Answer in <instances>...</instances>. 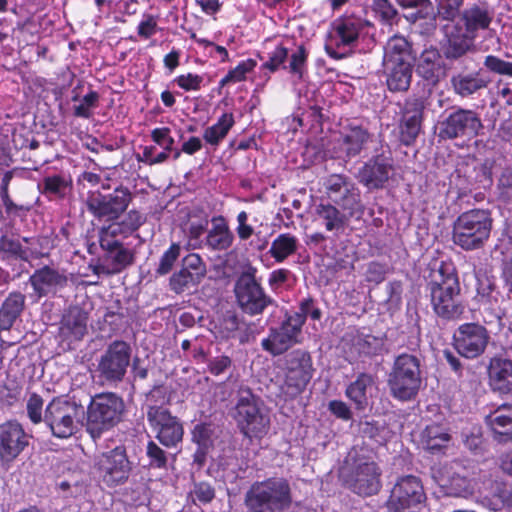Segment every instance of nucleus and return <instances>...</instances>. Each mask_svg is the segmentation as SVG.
I'll return each mask as SVG.
<instances>
[{
	"label": "nucleus",
	"instance_id": "13d9d810",
	"mask_svg": "<svg viewBox=\"0 0 512 512\" xmlns=\"http://www.w3.org/2000/svg\"><path fill=\"white\" fill-rule=\"evenodd\" d=\"M99 94L96 91H90L81 100V103L74 106V115L89 119L92 116L91 110L97 106Z\"/></svg>",
	"mask_w": 512,
	"mask_h": 512
},
{
	"label": "nucleus",
	"instance_id": "2f4dec72",
	"mask_svg": "<svg viewBox=\"0 0 512 512\" xmlns=\"http://www.w3.org/2000/svg\"><path fill=\"white\" fill-rule=\"evenodd\" d=\"M416 73L429 85L435 86L440 82L445 75V64L437 48L430 47L420 54Z\"/></svg>",
	"mask_w": 512,
	"mask_h": 512
},
{
	"label": "nucleus",
	"instance_id": "412c9836",
	"mask_svg": "<svg viewBox=\"0 0 512 512\" xmlns=\"http://www.w3.org/2000/svg\"><path fill=\"white\" fill-rule=\"evenodd\" d=\"M489 340L488 330L478 323H464L454 333V347L459 355L467 359L481 356Z\"/></svg>",
	"mask_w": 512,
	"mask_h": 512
},
{
	"label": "nucleus",
	"instance_id": "423d86ee",
	"mask_svg": "<svg viewBox=\"0 0 512 512\" xmlns=\"http://www.w3.org/2000/svg\"><path fill=\"white\" fill-rule=\"evenodd\" d=\"M422 385L421 359L418 355L401 353L395 357L388 374L390 395L399 401L416 398Z\"/></svg>",
	"mask_w": 512,
	"mask_h": 512
},
{
	"label": "nucleus",
	"instance_id": "680f3d73",
	"mask_svg": "<svg viewBox=\"0 0 512 512\" xmlns=\"http://www.w3.org/2000/svg\"><path fill=\"white\" fill-rule=\"evenodd\" d=\"M292 315L300 316L304 325L308 316L313 320H320L322 312L312 298H305L299 303V311L294 312Z\"/></svg>",
	"mask_w": 512,
	"mask_h": 512
},
{
	"label": "nucleus",
	"instance_id": "a19ab883",
	"mask_svg": "<svg viewBox=\"0 0 512 512\" xmlns=\"http://www.w3.org/2000/svg\"><path fill=\"white\" fill-rule=\"evenodd\" d=\"M373 384V377L367 373H361L356 380L346 388V396L356 405L359 410L365 409L368 405L367 390Z\"/></svg>",
	"mask_w": 512,
	"mask_h": 512
},
{
	"label": "nucleus",
	"instance_id": "4468645a",
	"mask_svg": "<svg viewBox=\"0 0 512 512\" xmlns=\"http://www.w3.org/2000/svg\"><path fill=\"white\" fill-rule=\"evenodd\" d=\"M437 136L440 140L467 139L478 136L483 129L479 114L472 110L456 107L438 121Z\"/></svg>",
	"mask_w": 512,
	"mask_h": 512
},
{
	"label": "nucleus",
	"instance_id": "6e6d98bb",
	"mask_svg": "<svg viewBox=\"0 0 512 512\" xmlns=\"http://www.w3.org/2000/svg\"><path fill=\"white\" fill-rule=\"evenodd\" d=\"M149 466L155 469H166L168 464L167 453L155 442L149 441L146 448Z\"/></svg>",
	"mask_w": 512,
	"mask_h": 512
},
{
	"label": "nucleus",
	"instance_id": "cd10ccee",
	"mask_svg": "<svg viewBox=\"0 0 512 512\" xmlns=\"http://www.w3.org/2000/svg\"><path fill=\"white\" fill-rule=\"evenodd\" d=\"M345 351L351 360L381 355L385 350L383 337L360 331L347 333L343 338Z\"/></svg>",
	"mask_w": 512,
	"mask_h": 512
},
{
	"label": "nucleus",
	"instance_id": "e2e57ef3",
	"mask_svg": "<svg viewBox=\"0 0 512 512\" xmlns=\"http://www.w3.org/2000/svg\"><path fill=\"white\" fill-rule=\"evenodd\" d=\"M0 250L21 260L28 259L27 250L22 247L19 241L3 237L0 241Z\"/></svg>",
	"mask_w": 512,
	"mask_h": 512
},
{
	"label": "nucleus",
	"instance_id": "5701e85b",
	"mask_svg": "<svg viewBox=\"0 0 512 512\" xmlns=\"http://www.w3.org/2000/svg\"><path fill=\"white\" fill-rule=\"evenodd\" d=\"M427 101L424 97L412 96L405 100L399 122V140L405 146L415 143L422 130Z\"/></svg>",
	"mask_w": 512,
	"mask_h": 512
},
{
	"label": "nucleus",
	"instance_id": "37998d69",
	"mask_svg": "<svg viewBox=\"0 0 512 512\" xmlns=\"http://www.w3.org/2000/svg\"><path fill=\"white\" fill-rule=\"evenodd\" d=\"M233 125V114L224 113L214 125L205 129L203 138L208 144L217 146L226 137Z\"/></svg>",
	"mask_w": 512,
	"mask_h": 512
},
{
	"label": "nucleus",
	"instance_id": "f8f14e48",
	"mask_svg": "<svg viewBox=\"0 0 512 512\" xmlns=\"http://www.w3.org/2000/svg\"><path fill=\"white\" fill-rule=\"evenodd\" d=\"M82 407L63 397L53 398L44 410V423L51 434L67 439L78 431Z\"/></svg>",
	"mask_w": 512,
	"mask_h": 512
},
{
	"label": "nucleus",
	"instance_id": "9d476101",
	"mask_svg": "<svg viewBox=\"0 0 512 512\" xmlns=\"http://www.w3.org/2000/svg\"><path fill=\"white\" fill-rule=\"evenodd\" d=\"M282 371L284 380L281 393L285 399H295L302 394L311 379L315 368L311 354L304 349H294L283 358Z\"/></svg>",
	"mask_w": 512,
	"mask_h": 512
},
{
	"label": "nucleus",
	"instance_id": "8fccbe9b",
	"mask_svg": "<svg viewBox=\"0 0 512 512\" xmlns=\"http://www.w3.org/2000/svg\"><path fill=\"white\" fill-rule=\"evenodd\" d=\"M180 253V244L172 243L170 247L161 255L158 266L155 269L156 275L164 276L169 274L172 271L176 261L180 257Z\"/></svg>",
	"mask_w": 512,
	"mask_h": 512
},
{
	"label": "nucleus",
	"instance_id": "473e14b6",
	"mask_svg": "<svg viewBox=\"0 0 512 512\" xmlns=\"http://www.w3.org/2000/svg\"><path fill=\"white\" fill-rule=\"evenodd\" d=\"M88 318V312L82 307H68L60 322V335L69 341L81 340L87 333Z\"/></svg>",
	"mask_w": 512,
	"mask_h": 512
},
{
	"label": "nucleus",
	"instance_id": "0e129e2a",
	"mask_svg": "<svg viewBox=\"0 0 512 512\" xmlns=\"http://www.w3.org/2000/svg\"><path fill=\"white\" fill-rule=\"evenodd\" d=\"M152 140L163 150L172 151L175 143L174 138L170 135L168 127L155 128L151 131Z\"/></svg>",
	"mask_w": 512,
	"mask_h": 512
},
{
	"label": "nucleus",
	"instance_id": "1a4fd4ad",
	"mask_svg": "<svg viewBox=\"0 0 512 512\" xmlns=\"http://www.w3.org/2000/svg\"><path fill=\"white\" fill-rule=\"evenodd\" d=\"M370 22L354 13H345L331 23L326 53L333 59H343L355 48L359 38L367 32Z\"/></svg>",
	"mask_w": 512,
	"mask_h": 512
},
{
	"label": "nucleus",
	"instance_id": "bf43d9fd",
	"mask_svg": "<svg viewBox=\"0 0 512 512\" xmlns=\"http://www.w3.org/2000/svg\"><path fill=\"white\" fill-rule=\"evenodd\" d=\"M27 415L33 424L44 422L43 399L40 395L33 393L30 395L27 404Z\"/></svg>",
	"mask_w": 512,
	"mask_h": 512
},
{
	"label": "nucleus",
	"instance_id": "72a5a7b5",
	"mask_svg": "<svg viewBox=\"0 0 512 512\" xmlns=\"http://www.w3.org/2000/svg\"><path fill=\"white\" fill-rule=\"evenodd\" d=\"M489 383L493 390L502 394L512 392V361L493 357L488 366Z\"/></svg>",
	"mask_w": 512,
	"mask_h": 512
},
{
	"label": "nucleus",
	"instance_id": "de8ad7c7",
	"mask_svg": "<svg viewBox=\"0 0 512 512\" xmlns=\"http://www.w3.org/2000/svg\"><path fill=\"white\" fill-rule=\"evenodd\" d=\"M130 235L120 221H112L107 226H103L99 231V244L123 243V240Z\"/></svg>",
	"mask_w": 512,
	"mask_h": 512
},
{
	"label": "nucleus",
	"instance_id": "c03bdc74",
	"mask_svg": "<svg viewBox=\"0 0 512 512\" xmlns=\"http://www.w3.org/2000/svg\"><path fill=\"white\" fill-rule=\"evenodd\" d=\"M408 19L414 22L418 32L422 36L426 37H430L435 34L438 27V20L440 21V17L436 16L433 8L428 10L419 9L416 13L411 14Z\"/></svg>",
	"mask_w": 512,
	"mask_h": 512
},
{
	"label": "nucleus",
	"instance_id": "2eb2a0df",
	"mask_svg": "<svg viewBox=\"0 0 512 512\" xmlns=\"http://www.w3.org/2000/svg\"><path fill=\"white\" fill-rule=\"evenodd\" d=\"M132 199L130 189L119 185L111 193H88L85 203L87 210L98 220L114 221L127 210Z\"/></svg>",
	"mask_w": 512,
	"mask_h": 512
},
{
	"label": "nucleus",
	"instance_id": "39448f33",
	"mask_svg": "<svg viewBox=\"0 0 512 512\" xmlns=\"http://www.w3.org/2000/svg\"><path fill=\"white\" fill-rule=\"evenodd\" d=\"M380 467L360 455L356 450L348 453L340 469V477L346 488L360 496H372L381 489Z\"/></svg>",
	"mask_w": 512,
	"mask_h": 512
},
{
	"label": "nucleus",
	"instance_id": "3c124183",
	"mask_svg": "<svg viewBox=\"0 0 512 512\" xmlns=\"http://www.w3.org/2000/svg\"><path fill=\"white\" fill-rule=\"evenodd\" d=\"M372 9L385 24L394 25L398 23V11L390 0H373Z\"/></svg>",
	"mask_w": 512,
	"mask_h": 512
},
{
	"label": "nucleus",
	"instance_id": "6ab92c4d",
	"mask_svg": "<svg viewBox=\"0 0 512 512\" xmlns=\"http://www.w3.org/2000/svg\"><path fill=\"white\" fill-rule=\"evenodd\" d=\"M132 348L122 340L110 343L98 362L100 376L109 383L121 382L130 365Z\"/></svg>",
	"mask_w": 512,
	"mask_h": 512
},
{
	"label": "nucleus",
	"instance_id": "7c9ffc66",
	"mask_svg": "<svg viewBox=\"0 0 512 512\" xmlns=\"http://www.w3.org/2000/svg\"><path fill=\"white\" fill-rule=\"evenodd\" d=\"M453 92L461 98H471L480 94L490 84V79L482 70L459 72L450 79Z\"/></svg>",
	"mask_w": 512,
	"mask_h": 512
},
{
	"label": "nucleus",
	"instance_id": "a878e982",
	"mask_svg": "<svg viewBox=\"0 0 512 512\" xmlns=\"http://www.w3.org/2000/svg\"><path fill=\"white\" fill-rule=\"evenodd\" d=\"M392 170V158L382 153L365 162L356 177L369 190L380 189L389 180Z\"/></svg>",
	"mask_w": 512,
	"mask_h": 512
},
{
	"label": "nucleus",
	"instance_id": "aec40b11",
	"mask_svg": "<svg viewBox=\"0 0 512 512\" xmlns=\"http://www.w3.org/2000/svg\"><path fill=\"white\" fill-rule=\"evenodd\" d=\"M303 327V320L298 315H286L279 327L269 329V335L261 342L262 348L278 356L286 352L290 347L299 343V336Z\"/></svg>",
	"mask_w": 512,
	"mask_h": 512
},
{
	"label": "nucleus",
	"instance_id": "7ed1b4c3",
	"mask_svg": "<svg viewBox=\"0 0 512 512\" xmlns=\"http://www.w3.org/2000/svg\"><path fill=\"white\" fill-rule=\"evenodd\" d=\"M383 75L391 92H406L411 85L413 64L411 44L403 36L394 35L384 45Z\"/></svg>",
	"mask_w": 512,
	"mask_h": 512
},
{
	"label": "nucleus",
	"instance_id": "69168bd1",
	"mask_svg": "<svg viewBox=\"0 0 512 512\" xmlns=\"http://www.w3.org/2000/svg\"><path fill=\"white\" fill-rule=\"evenodd\" d=\"M203 76L188 73L175 78L177 85L185 91H198L203 83Z\"/></svg>",
	"mask_w": 512,
	"mask_h": 512
},
{
	"label": "nucleus",
	"instance_id": "f3484780",
	"mask_svg": "<svg viewBox=\"0 0 512 512\" xmlns=\"http://www.w3.org/2000/svg\"><path fill=\"white\" fill-rule=\"evenodd\" d=\"M94 466L99 479L110 488L126 483L132 471V463L122 445L98 455Z\"/></svg>",
	"mask_w": 512,
	"mask_h": 512
},
{
	"label": "nucleus",
	"instance_id": "4d7b16f0",
	"mask_svg": "<svg viewBox=\"0 0 512 512\" xmlns=\"http://www.w3.org/2000/svg\"><path fill=\"white\" fill-rule=\"evenodd\" d=\"M211 433L212 430L209 425L197 424L192 431V440L198 445L196 454L204 455L205 450L211 444Z\"/></svg>",
	"mask_w": 512,
	"mask_h": 512
},
{
	"label": "nucleus",
	"instance_id": "603ef678",
	"mask_svg": "<svg viewBox=\"0 0 512 512\" xmlns=\"http://www.w3.org/2000/svg\"><path fill=\"white\" fill-rule=\"evenodd\" d=\"M256 64V61L253 59H247L240 62L234 69L230 70L224 78L221 79L220 85L225 86L230 82L236 83L245 80L247 73L252 71L256 67Z\"/></svg>",
	"mask_w": 512,
	"mask_h": 512
},
{
	"label": "nucleus",
	"instance_id": "b1692460",
	"mask_svg": "<svg viewBox=\"0 0 512 512\" xmlns=\"http://www.w3.org/2000/svg\"><path fill=\"white\" fill-rule=\"evenodd\" d=\"M473 475L469 467L454 461L443 467L439 483L446 495L466 498L474 492Z\"/></svg>",
	"mask_w": 512,
	"mask_h": 512
},
{
	"label": "nucleus",
	"instance_id": "79ce46f5",
	"mask_svg": "<svg viewBox=\"0 0 512 512\" xmlns=\"http://www.w3.org/2000/svg\"><path fill=\"white\" fill-rule=\"evenodd\" d=\"M297 249L298 239L296 236L290 233H282L272 241L269 254L277 263H282L296 253Z\"/></svg>",
	"mask_w": 512,
	"mask_h": 512
},
{
	"label": "nucleus",
	"instance_id": "f704fd0d",
	"mask_svg": "<svg viewBox=\"0 0 512 512\" xmlns=\"http://www.w3.org/2000/svg\"><path fill=\"white\" fill-rule=\"evenodd\" d=\"M486 423L499 442L512 439V405L502 404L486 416Z\"/></svg>",
	"mask_w": 512,
	"mask_h": 512
},
{
	"label": "nucleus",
	"instance_id": "5fc2aeb1",
	"mask_svg": "<svg viewBox=\"0 0 512 512\" xmlns=\"http://www.w3.org/2000/svg\"><path fill=\"white\" fill-rule=\"evenodd\" d=\"M182 267L189 273L193 274V276L199 281H202L207 273L206 264L196 253H190L185 256L182 260Z\"/></svg>",
	"mask_w": 512,
	"mask_h": 512
},
{
	"label": "nucleus",
	"instance_id": "dca6fc26",
	"mask_svg": "<svg viewBox=\"0 0 512 512\" xmlns=\"http://www.w3.org/2000/svg\"><path fill=\"white\" fill-rule=\"evenodd\" d=\"M425 500L421 479L414 475H404L394 483L386 508L388 512H416Z\"/></svg>",
	"mask_w": 512,
	"mask_h": 512
},
{
	"label": "nucleus",
	"instance_id": "338daca9",
	"mask_svg": "<svg viewBox=\"0 0 512 512\" xmlns=\"http://www.w3.org/2000/svg\"><path fill=\"white\" fill-rule=\"evenodd\" d=\"M120 222L125 232L132 235L144 224L145 217L137 210H130Z\"/></svg>",
	"mask_w": 512,
	"mask_h": 512
},
{
	"label": "nucleus",
	"instance_id": "09e8293b",
	"mask_svg": "<svg viewBox=\"0 0 512 512\" xmlns=\"http://www.w3.org/2000/svg\"><path fill=\"white\" fill-rule=\"evenodd\" d=\"M200 282L193 274L181 267L179 271L173 273L170 277L169 287L173 292L181 294L191 287L197 286Z\"/></svg>",
	"mask_w": 512,
	"mask_h": 512
},
{
	"label": "nucleus",
	"instance_id": "c85d7f7f",
	"mask_svg": "<svg viewBox=\"0 0 512 512\" xmlns=\"http://www.w3.org/2000/svg\"><path fill=\"white\" fill-rule=\"evenodd\" d=\"M35 294L39 297L56 295L68 284V277L64 271L44 266L34 271L29 278Z\"/></svg>",
	"mask_w": 512,
	"mask_h": 512
},
{
	"label": "nucleus",
	"instance_id": "20e7f679",
	"mask_svg": "<svg viewBox=\"0 0 512 512\" xmlns=\"http://www.w3.org/2000/svg\"><path fill=\"white\" fill-rule=\"evenodd\" d=\"M428 289L433 310L439 317L446 320H456L461 317L465 307L458 300L460 285L453 268L442 264L432 273Z\"/></svg>",
	"mask_w": 512,
	"mask_h": 512
},
{
	"label": "nucleus",
	"instance_id": "f03ea898",
	"mask_svg": "<svg viewBox=\"0 0 512 512\" xmlns=\"http://www.w3.org/2000/svg\"><path fill=\"white\" fill-rule=\"evenodd\" d=\"M292 502L290 482L279 476L255 481L244 496L246 512H285Z\"/></svg>",
	"mask_w": 512,
	"mask_h": 512
},
{
	"label": "nucleus",
	"instance_id": "49530a36",
	"mask_svg": "<svg viewBox=\"0 0 512 512\" xmlns=\"http://www.w3.org/2000/svg\"><path fill=\"white\" fill-rule=\"evenodd\" d=\"M41 192L45 195L62 198L69 188L67 179L61 175L47 176L39 184Z\"/></svg>",
	"mask_w": 512,
	"mask_h": 512
},
{
	"label": "nucleus",
	"instance_id": "6e6552de",
	"mask_svg": "<svg viewBox=\"0 0 512 512\" xmlns=\"http://www.w3.org/2000/svg\"><path fill=\"white\" fill-rule=\"evenodd\" d=\"M124 412V401L117 394H96L87 408L86 431L96 440L118 425L123 419Z\"/></svg>",
	"mask_w": 512,
	"mask_h": 512
},
{
	"label": "nucleus",
	"instance_id": "a211bd4d",
	"mask_svg": "<svg viewBox=\"0 0 512 512\" xmlns=\"http://www.w3.org/2000/svg\"><path fill=\"white\" fill-rule=\"evenodd\" d=\"M324 187L328 198L346 211L349 217L363 214L360 190L347 176L332 174L326 178Z\"/></svg>",
	"mask_w": 512,
	"mask_h": 512
},
{
	"label": "nucleus",
	"instance_id": "e433bc0d",
	"mask_svg": "<svg viewBox=\"0 0 512 512\" xmlns=\"http://www.w3.org/2000/svg\"><path fill=\"white\" fill-rule=\"evenodd\" d=\"M26 297L23 293L13 291L3 301L0 307V329L10 330L22 314Z\"/></svg>",
	"mask_w": 512,
	"mask_h": 512
},
{
	"label": "nucleus",
	"instance_id": "0eeeda50",
	"mask_svg": "<svg viewBox=\"0 0 512 512\" xmlns=\"http://www.w3.org/2000/svg\"><path fill=\"white\" fill-rule=\"evenodd\" d=\"M492 223L488 210L472 209L463 212L453 224L452 240L466 251L480 249L490 237Z\"/></svg>",
	"mask_w": 512,
	"mask_h": 512
},
{
	"label": "nucleus",
	"instance_id": "c9c22d12",
	"mask_svg": "<svg viewBox=\"0 0 512 512\" xmlns=\"http://www.w3.org/2000/svg\"><path fill=\"white\" fill-rule=\"evenodd\" d=\"M101 256L115 274L122 272L134 263V252L124 243L99 244Z\"/></svg>",
	"mask_w": 512,
	"mask_h": 512
},
{
	"label": "nucleus",
	"instance_id": "f257e3e1",
	"mask_svg": "<svg viewBox=\"0 0 512 512\" xmlns=\"http://www.w3.org/2000/svg\"><path fill=\"white\" fill-rule=\"evenodd\" d=\"M493 18L494 12L489 4L478 1L464 8L456 22L440 24L444 57L449 61H456L473 52L479 33L489 29Z\"/></svg>",
	"mask_w": 512,
	"mask_h": 512
},
{
	"label": "nucleus",
	"instance_id": "774afa93",
	"mask_svg": "<svg viewBox=\"0 0 512 512\" xmlns=\"http://www.w3.org/2000/svg\"><path fill=\"white\" fill-rule=\"evenodd\" d=\"M240 321L235 313H226L220 321L222 336L230 338L239 329Z\"/></svg>",
	"mask_w": 512,
	"mask_h": 512
},
{
	"label": "nucleus",
	"instance_id": "ddd939ff",
	"mask_svg": "<svg viewBox=\"0 0 512 512\" xmlns=\"http://www.w3.org/2000/svg\"><path fill=\"white\" fill-rule=\"evenodd\" d=\"M235 410V420L245 437L261 438L268 432L269 415L263 411L259 399L249 389L240 391Z\"/></svg>",
	"mask_w": 512,
	"mask_h": 512
},
{
	"label": "nucleus",
	"instance_id": "4be33fe9",
	"mask_svg": "<svg viewBox=\"0 0 512 512\" xmlns=\"http://www.w3.org/2000/svg\"><path fill=\"white\" fill-rule=\"evenodd\" d=\"M147 420L156 432V438L166 447L176 446L183 437V427L179 420L170 412L156 404H149Z\"/></svg>",
	"mask_w": 512,
	"mask_h": 512
},
{
	"label": "nucleus",
	"instance_id": "ea45409f",
	"mask_svg": "<svg viewBox=\"0 0 512 512\" xmlns=\"http://www.w3.org/2000/svg\"><path fill=\"white\" fill-rule=\"evenodd\" d=\"M451 440L450 434L439 424H431L421 433V443L423 447L431 452H438L446 448Z\"/></svg>",
	"mask_w": 512,
	"mask_h": 512
},
{
	"label": "nucleus",
	"instance_id": "393cba45",
	"mask_svg": "<svg viewBox=\"0 0 512 512\" xmlns=\"http://www.w3.org/2000/svg\"><path fill=\"white\" fill-rule=\"evenodd\" d=\"M29 435L17 421L0 424V461L11 463L30 443Z\"/></svg>",
	"mask_w": 512,
	"mask_h": 512
},
{
	"label": "nucleus",
	"instance_id": "864d4df0",
	"mask_svg": "<svg viewBox=\"0 0 512 512\" xmlns=\"http://www.w3.org/2000/svg\"><path fill=\"white\" fill-rule=\"evenodd\" d=\"M484 67L491 73L505 77H512V62L501 59L495 55H487L483 62Z\"/></svg>",
	"mask_w": 512,
	"mask_h": 512
},
{
	"label": "nucleus",
	"instance_id": "58836bf2",
	"mask_svg": "<svg viewBox=\"0 0 512 512\" xmlns=\"http://www.w3.org/2000/svg\"><path fill=\"white\" fill-rule=\"evenodd\" d=\"M315 213L322 220L325 229L331 232L343 231L348 220L343 212L329 202L318 204Z\"/></svg>",
	"mask_w": 512,
	"mask_h": 512
},
{
	"label": "nucleus",
	"instance_id": "c756f323",
	"mask_svg": "<svg viewBox=\"0 0 512 512\" xmlns=\"http://www.w3.org/2000/svg\"><path fill=\"white\" fill-rule=\"evenodd\" d=\"M289 57L288 49L283 46H277L268 54V59L262 64L261 69L274 73L280 68H289V71L299 77L303 74V68L307 60V52L304 46H299L296 51L290 55L289 65L285 63Z\"/></svg>",
	"mask_w": 512,
	"mask_h": 512
},
{
	"label": "nucleus",
	"instance_id": "9b49d317",
	"mask_svg": "<svg viewBox=\"0 0 512 512\" xmlns=\"http://www.w3.org/2000/svg\"><path fill=\"white\" fill-rule=\"evenodd\" d=\"M234 293L238 307L249 316L261 315L269 306L275 305L274 299L256 279L254 268H249L238 276Z\"/></svg>",
	"mask_w": 512,
	"mask_h": 512
},
{
	"label": "nucleus",
	"instance_id": "a18cd8bd",
	"mask_svg": "<svg viewBox=\"0 0 512 512\" xmlns=\"http://www.w3.org/2000/svg\"><path fill=\"white\" fill-rule=\"evenodd\" d=\"M465 0H435V13L440 22L454 23L461 17Z\"/></svg>",
	"mask_w": 512,
	"mask_h": 512
},
{
	"label": "nucleus",
	"instance_id": "4c0bfd02",
	"mask_svg": "<svg viewBox=\"0 0 512 512\" xmlns=\"http://www.w3.org/2000/svg\"><path fill=\"white\" fill-rule=\"evenodd\" d=\"M234 235L231 232L224 217H214L212 219V228L206 236V245L212 250H227L231 247Z\"/></svg>",
	"mask_w": 512,
	"mask_h": 512
},
{
	"label": "nucleus",
	"instance_id": "bb28decb",
	"mask_svg": "<svg viewBox=\"0 0 512 512\" xmlns=\"http://www.w3.org/2000/svg\"><path fill=\"white\" fill-rule=\"evenodd\" d=\"M371 140L372 135L366 127L351 124L335 143V157L344 160L352 159L360 155Z\"/></svg>",
	"mask_w": 512,
	"mask_h": 512
},
{
	"label": "nucleus",
	"instance_id": "052dcab7",
	"mask_svg": "<svg viewBox=\"0 0 512 512\" xmlns=\"http://www.w3.org/2000/svg\"><path fill=\"white\" fill-rule=\"evenodd\" d=\"M194 503L207 504L215 497L214 488L207 482L196 483L190 492Z\"/></svg>",
	"mask_w": 512,
	"mask_h": 512
}]
</instances>
